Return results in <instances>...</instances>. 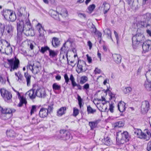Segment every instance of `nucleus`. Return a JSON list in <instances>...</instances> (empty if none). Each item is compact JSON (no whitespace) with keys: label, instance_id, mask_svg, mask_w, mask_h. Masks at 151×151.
<instances>
[{"label":"nucleus","instance_id":"a19ab883","mask_svg":"<svg viewBox=\"0 0 151 151\" xmlns=\"http://www.w3.org/2000/svg\"><path fill=\"white\" fill-rule=\"evenodd\" d=\"M87 111L88 114H93L96 112V109H93L90 105H88L87 106Z\"/></svg>","mask_w":151,"mask_h":151},{"label":"nucleus","instance_id":"603ef678","mask_svg":"<svg viewBox=\"0 0 151 151\" xmlns=\"http://www.w3.org/2000/svg\"><path fill=\"white\" fill-rule=\"evenodd\" d=\"M89 125L91 127V130H93L95 128L96 126L93 122H89Z\"/></svg>","mask_w":151,"mask_h":151},{"label":"nucleus","instance_id":"6e6d98bb","mask_svg":"<svg viewBox=\"0 0 151 151\" xmlns=\"http://www.w3.org/2000/svg\"><path fill=\"white\" fill-rule=\"evenodd\" d=\"M95 8V5L94 4H92L90 5L88 7V9L91 12H92Z\"/></svg>","mask_w":151,"mask_h":151},{"label":"nucleus","instance_id":"680f3d73","mask_svg":"<svg viewBox=\"0 0 151 151\" xmlns=\"http://www.w3.org/2000/svg\"><path fill=\"white\" fill-rule=\"evenodd\" d=\"M36 107L35 105H33L32 107V108L30 111V114L32 115L34 113V111H36Z\"/></svg>","mask_w":151,"mask_h":151},{"label":"nucleus","instance_id":"864d4df0","mask_svg":"<svg viewBox=\"0 0 151 151\" xmlns=\"http://www.w3.org/2000/svg\"><path fill=\"white\" fill-rule=\"evenodd\" d=\"M93 31H94V33L96 35H97L99 37L101 38V37L102 34L101 32L97 31L96 27H95L94 28H93Z\"/></svg>","mask_w":151,"mask_h":151},{"label":"nucleus","instance_id":"72a5a7b5","mask_svg":"<svg viewBox=\"0 0 151 151\" xmlns=\"http://www.w3.org/2000/svg\"><path fill=\"white\" fill-rule=\"evenodd\" d=\"M52 89L54 91H60L61 90V87L60 85L58 84L57 83H55L52 85Z\"/></svg>","mask_w":151,"mask_h":151},{"label":"nucleus","instance_id":"c85d7f7f","mask_svg":"<svg viewBox=\"0 0 151 151\" xmlns=\"http://www.w3.org/2000/svg\"><path fill=\"white\" fill-rule=\"evenodd\" d=\"M24 76L26 78V80L27 82V86H30L31 83V76L29 74L28 72H27L24 73Z\"/></svg>","mask_w":151,"mask_h":151},{"label":"nucleus","instance_id":"4c0bfd02","mask_svg":"<svg viewBox=\"0 0 151 151\" xmlns=\"http://www.w3.org/2000/svg\"><path fill=\"white\" fill-rule=\"evenodd\" d=\"M88 81V78L86 76H83L81 77L80 83L83 84Z\"/></svg>","mask_w":151,"mask_h":151},{"label":"nucleus","instance_id":"cd10ccee","mask_svg":"<svg viewBox=\"0 0 151 151\" xmlns=\"http://www.w3.org/2000/svg\"><path fill=\"white\" fill-rule=\"evenodd\" d=\"M66 108L65 107H63L60 108L57 111V115L61 116L65 114L66 112Z\"/></svg>","mask_w":151,"mask_h":151},{"label":"nucleus","instance_id":"4be33fe9","mask_svg":"<svg viewBox=\"0 0 151 151\" xmlns=\"http://www.w3.org/2000/svg\"><path fill=\"white\" fill-rule=\"evenodd\" d=\"M3 14L4 18L7 19L8 17L12 14L13 12L12 10L8 9H4L3 10Z\"/></svg>","mask_w":151,"mask_h":151},{"label":"nucleus","instance_id":"6ab92c4d","mask_svg":"<svg viewBox=\"0 0 151 151\" xmlns=\"http://www.w3.org/2000/svg\"><path fill=\"white\" fill-rule=\"evenodd\" d=\"M48 114L47 109L42 108L40 111L39 115L40 117L44 118L47 116Z\"/></svg>","mask_w":151,"mask_h":151},{"label":"nucleus","instance_id":"4d7b16f0","mask_svg":"<svg viewBox=\"0 0 151 151\" xmlns=\"http://www.w3.org/2000/svg\"><path fill=\"white\" fill-rule=\"evenodd\" d=\"M114 104V103L112 101H111L110 104H109V110L111 113H113V108H114V106H113Z\"/></svg>","mask_w":151,"mask_h":151},{"label":"nucleus","instance_id":"1a4fd4ad","mask_svg":"<svg viewBox=\"0 0 151 151\" xmlns=\"http://www.w3.org/2000/svg\"><path fill=\"white\" fill-rule=\"evenodd\" d=\"M0 93L2 96L5 101L9 100L12 97L11 93L4 88L0 89Z\"/></svg>","mask_w":151,"mask_h":151},{"label":"nucleus","instance_id":"37998d69","mask_svg":"<svg viewBox=\"0 0 151 151\" xmlns=\"http://www.w3.org/2000/svg\"><path fill=\"white\" fill-rule=\"evenodd\" d=\"M145 131H146V132L147 133L148 136L146 134L144 133V134L145 135V138H148L147 139H144L146 140V141L149 140L150 138L151 137V133L149 131L148 129H145Z\"/></svg>","mask_w":151,"mask_h":151},{"label":"nucleus","instance_id":"a211bd4d","mask_svg":"<svg viewBox=\"0 0 151 151\" xmlns=\"http://www.w3.org/2000/svg\"><path fill=\"white\" fill-rule=\"evenodd\" d=\"M114 61L117 64H120L121 62L122 58L120 55L114 54L112 55Z\"/></svg>","mask_w":151,"mask_h":151},{"label":"nucleus","instance_id":"774afa93","mask_svg":"<svg viewBox=\"0 0 151 151\" xmlns=\"http://www.w3.org/2000/svg\"><path fill=\"white\" fill-rule=\"evenodd\" d=\"M78 16L81 18H83L85 19L86 18V16L85 14L79 13L78 14Z\"/></svg>","mask_w":151,"mask_h":151},{"label":"nucleus","instance_id":"5fc2aeb1","mask_svg":"<svg viewBox=\"0 0 151 151\" xmlns=\"http://www.w3.org/2000/svg\"><path fill=\"white\" fill-rule=\"evenodd\" d=\"M79 114V110L78 109L74 108L73 109V116L76 117Z\"/></svg>","mask_w":151,"mask_h":151},{"label":"nucleus","instance_id":"2eb2a0df","mask_svg":"<svg viewBox=\"0 0 151 151\" xmlns=\"http://www.w3.org/2000/svg\"><path fill=\"white\" fill-rule=\"evenodd\" d=\"M134 133L137 134L138 137L141 139H147L148 138H145V135L144 133L142 132L141 129H139L134 128Z\"/></svg>","mask_w":151,"mask_h":151},{"label":"nucleus","instance_id":"4468645a","mask_svg":"<svg viewBox=\"0 0 151 151\" xmlns=\"http://www.w3.org/2000/svg\"><path fill=\"white\" fill-rule=\"evenodd\" d=\"M66 42H65L60 49V55L61 56L62 55H65L66 57L68 56V53L69 49L68 47L66 46Z\"/></svg>","mask_w":151,"mask_h":151},{"label":"nucleus","instance_id":"393cba45","mask_svg":"<svg viewBox=\"0 0 151 151\" xmlns=\"http://www.w3.org/2000/svg\"><path fill=\"white\" fill-rule=\"evenodd\" d=\"M32 27L31 23L29 20L28 19L27 21H26L25 23L24 24V32L27 31V30H28L30 29Z\"/></svg>","mask_w":151,"mask_h":151},{"label":"nucleus","instance_id":"0eeeda50","mask_svg":"<svg viewBox=\"0 0 151 151\" xmlns=\"http://www.w3.org/2000/svg\"><path fill=\"white\" fill-rule=\"evenodd\" d=\"M86 62L83 60H78L77 67L78 70L76 69V71L77 73L79 74L81 73L84 72L87 70V68H85L83 69V67L86 66Z\"/></svg>","mask_w":151,"mask_h":151},{"label":"nucleus","instance_id":"bf43d9fd","mask_svg":"<svg viewBox=\"0 0 151 151\" xmlns=\"http://www.w3.org/2000/svg\"><path fill=\"white\" fill-rule=\"evenodd\" d=\"M69 79L71 81L72 85L76 82L75 81V78L72 74L70 75Z\"/></svg>","mask_w":151,"mask_h":151},{"label":"nucleus","instance_id":"9b49d317","mask_svg":"<svg viewBox=\"0 0 151 151\" xmlns=\"http://www.w3.org/2000/svg\"><path fill=\"white\" fill-rule=\"evenodd\" d=\"M26 8L21 7L18 10V12L17 13L18 18H25L27 17V12L26 10Z\"/></svg>","mask_w":151,"mask_h":151},{"label":"nucleus","instance_id":"13d9d810","mask_svg":"<svg viewBox=\"0 0 151 151\" xmlns=\"http://www.w3.org/2000/svg\"><path fill=\"white\" fill-rule=\"evenodd\" d=\"M64 78L65 79V82L67 84H68V82L69 81V78L67 73H66L65 74Z\"/></svg>","mask_w":151,"mask_h":151},{"label":"nucleus","instance_id":"412c9836","mask_svg":"<svg viewBox=\"0 0 151 151\" xmlns=\"http://www.w3.org/2000/svg\"><path fill=\"white\" fill-rule=\"evenodd\" d=\"M52 44L53 47H58L60 44L59 39L56 37H53L52 39Z\"/></svg>","mask_w":151,"mask_h":151},{"label":"nucleus","instance_id":"de8ad7c7","mask_svg":"<svg viewBox=\"0 0 151 151\" xmlns=\"http://www.w3.org/2000/svg\"><path fill=\"white\" fill-rule=\"evenodd\" d=\"M53 104L52 103L48 106V108L47 109V111L48 113L50 114L51 112H52L53 109Z\"/></svg>","mask_w":151,"mask_h":151},{"label":"nucleus","instance_id":"09e8293b","mask_svg":"<svg viewBox=\"0 0 151 151\" xmlns=\"http://www.w3.org/2000/svg\"><path fill=\"white\" fill-rule=\"evenodd\" d=\"M39 72V66L37 65H35L33 64V68L32 73L35 74H37Z\"/></svg>","mask_w":151,"mask_h":151},{"label":"nucleus","instance_id":"f257e3e1","mask_svg":"<svg viewBox=\"0 0 151 151\" xmlns=\"http://www.w3.org/2000/svg\"><path fill=\"white\" fill-rule=\"evenodd\" d=\"M145 37L143 33L137 32L136 34L133 35L132 38V46L133 49H137L142 45V43L144 42Z\"/></svg>","mask_w":151,"mask_h":151},{"label":"nucleus","instance_id":"e2e57ef3","mask_svg":"<svg viewBox=\"0 0 151 151\" xmlns=\"http://www.w3.org/2000/svg\"><path fill=\"white\" fill-rule=\"evenodd\" d=\"M73 39L70 38H69L68 39V40L66 41L65 42L67 43L69 42V43L70 44V46L71 47H72V45L73 42Z\"/></svg>","mask_w":151,"mask_h":151},{"label":"nucleus","instance_id":"7c9ffc66","mask_svg":"<svg viewBox=\"0 0 151 151\" xmlns=\"http://www.w3.org/2000/svg\"><path fill=\"white\" fill-rule=\"evenodd\" d=\"M49 56L51 58H53L56 57L58 54L57 51H54L50 49L49 51Z\"/></svg>","mask_w":151,"mask_h":151},{"label":"nucleus","instance_id":"f03ea898","mask_svg":"<svg viewBox=\"0 0 151 151\" xmlns=\"http://www.w3.org/2000/svg\"><path fill=\"white\" fill-rule=\"evenodd\" d=\"M53 138L56 139L70 141L72 139V136L67 130L61 129L59 132H57L56 134L53 136Z\"/></svg>","mask_w":151,"mask_h":151},{"label":"nucleus","instance_id":"473e14b6","mask_svg":"<svg viewBox=\"0 0 151 151\" xmlns=\"http://www.w3.org/2000/svg\"><path fill=\"white\" fill-rule=\"evenodd\" d=\"M51 15L53 18L56 20L59 21L60 20L59 14L57 12H56L55 11H53L51 13Z\"/></svg>","mask_w":151,"mask_h":151},{"label":"nucleus","instance_id":"f8f14e48","mask_svg":"<svg viewBox=\"0 0 151 151\" xmlns=\"http://www.w3.org/2000/svg\"><path fill=\"white\" fill-rule=\"evenodd\" d=\"M13 27L10 24L6 25V31L4 32V35L11 38L13 35Z\"/></svg>","mask_w":151,"mask_h":151},{"label":"nucleus","instance_id":"3c124183","mask_svg":"<svg viewBox=\"0 0 151 151\" xmlns=\"http://www.w3.org/2000/svg\"><path fill=\"white\" fill-rule=\"evenodd\" d=\"M103 5L104 6V10H109L110 5L108 3H107L106 1H104Z\"/></svg>","mask_w":151,"mask_h":151},{"label":"nucleus","instance_id":"58836bf2","mask_svg":"<svg viewBox=\"0 0 151 151\" xmlns=\"http://www.w3.org/2000/svg\"><path fill=\"white\" fill-rule=\"evenodd\" d=\"M60 14L63 16L66 17L68 15V12L65 8H63L62 9Z\"/></svg>","mask_w":151,"mask_h":151},{"label":"nucleus","instance_id":"b1692460","mask_svg":"<svg viewBox=\"0 0 151 151\" xmlns=\"http://www.w3.org/2000/svg\"><path fill=\"white\" fill-rule=\"evenodd\" d=\"M144 86L145 88L148 91H151V81H149L147 78L144 83Z\"/></svg>","mask_w":151,"mask_h":151},{"label":"nucleus","instance_id":"c756f323","mask_svg":"<svg viewBox=\"0 0 151 151\" xmlns=\"http://www.w3.org/2000/svg\"><path fill=\"white\" fill-rule=\"evenodd\" d=\"M102 141L105 145H110L111 143L110 139L108 137H105V136H104V139H102Z\"/></svg>","mask_w":151,"mask_h":151},{"label":"nucleus","instance_id":"ea45409f","mask_svg":"<svg viewBox=\"0 0 151 151\" xmlns=\"http://www.w3.org/2000/svg\"><path fill=\"white\" fill-rule=\"evenodd\" d=\"M9 18L12 22H14L16 19V16L15 13H13V12L9 17Z\"/></svg>","mask_w":151,"mask_h":151},{"label":"nucleus","instance_id":"a878e982","mask_svg":"<svg viewBox=\"0 0 151 151\" xmlns=\"http://www.w3.org/2000/svg\"><path fill=\"white\" fill-rule=\"evenodd\" d=\"M144 19L148 23H151V14L150 13H147L144 15Z\"/></svg>","mask_w":151,"mask_h":151},{"label":"nucleus","instance_id":"e433bc0d","mask_svg":"<svg viewBox=\"0 0 151 151\" xmlns=\"http://www.w3.org/2000/svg\"><path fill=\"white\" fill-rule=\"evenodd\" d=\"M27 103V101L24 98L22 97L21 98V99L20 100V102L17 105V106L18 107H21L24 104H26Z\"/></svg>","mask_w":151,"mask_h":151},{"label":"nucleus","instance_id":"6e6552de","mask_svg":"<svg viewBox=\"0 0 151 151\" xmlns=\"http://www.w3.org/2000/svg\"><path fill=\"white\" fill-rule=\"evenodd\" d=\"M142 52L144 53L149 52L151 50V40H148L142 43Z\"/></svg>","mask_w":151,"mask_h":151},{"label":"nucleus","instance_id":"f704fd0d","mask_svg":"<svg viewBox=\"0 0 151 151\" xmlns=\"http://www.w3.org/2000/svg\"><path fill=\"white\" fill-rule=\"evenodd\" d=\"M5 27L4 24L0 23V35L1 36L4 35L5 30Z\"/></svg>","mask_w":151,"mask_h":151},{"label":"nucleus","instance_id":"79ce46f5","mask_svg":"<svg viewBox=\"0 0 151 151\" xmlns=\"http://www.w3.org/2000/svg\"><path fill=\"white\" fill-rule=\"evenodd\" d=\"M122 90L124 93L126 94L131 92L132 91V88L130 87H123Z\"/></svg>","mask_w":151,"mask_h":151},{"label":"nucleus","instance_id":"423d86ee","mask_svg":"<svg viewBox=\"0 0 151 151\" xmlns=\"http://www.w3.org/2000/svg\"><path fill=\"white\" fill-rule=\"evenodd\" d=\"M24 20L22 18H18L17 20V29L18 34H22V32H24Z\"/></svg>","mask_w":151,"mask_h":151},{"label":"nucleus","instance_id":"338daca9","mask_svg":"<svg viewBox=\"0 0 151 151\" xmlns=\"http://www.w3.org/2000/svg\"><path fill=\"white\" fill-rule=\"evenodd\" d=\"M150 69H149L147 71L145 74V76L146 78H147V76H149L151 77V68H150Z\"/></svg>","mask_w":151,"mask_h":151},{"label":"nucleus","instance_id":"dca6fc26","mask_svg":"<svg viewBox=\"0 0 151 151\" xmlns=\"http://www.w3.org/2000/svg\"><path fill=\"white\" fill-rule=\"evenodd\" d=\"M36 28L39 32V35H45V32L46 33V32L44 29V27H42L41 24L38 23L37 25Z\"/></svg>","mask_w":151,"mask_h":151},{"label":"nucleus","instance_id":"bb28decb","mask_svg":"<svg viewBox=\"0 0 151 151\" xmlns=\"http://www.w3.org/2000/svg\"><path fill=\"white\" fill-rule=\"evenodd\" d=\"M24 34L27 36H34L35 35L34 30L32 27L30 29L28 30H27V31L24 32Z\"/></svg>","mask_w":151,"mask_h":151},{"label":"nucleus","instance_id":"c9c22d12","mask_svg":"<svg viewBox=\"0 0 151 151\" xmlns=\"http://www.w3.org/2000/svg\"><path fill=\"white\" fill-rule=\"evenodd\" d=\"M50 49V48L47 46L46 45L41 47V49H39V50L41 53L44 54L47 50H48L49 51Z\"/></svg>","mask_w":151,"mask_h":151},{"label":"nucleus","instance_id":"0e129e2a","mask_svg":"<svg viewBox=\"0 0 151 151\" xmlns=\"http://www.w3.org/2000/svg\"><path fill=\"white\" fill-rule=\"evenodd\" d=\"M89 88V85L88 83H86L84 84V85L83 86V90H87Z\"/></svg>","mask_w":151,"mask_h":151},{"label":"nucleus","instance_id":"69168bd1","mask_svg":"<svg viewBox=\"0 0 151 151\" xmlns=\"http://www.w3.org/2000/svg\"><path fill=\"white\" fill-rule=\"evenodd\" d=\"M115 37L116 38V41H117V44H118V42L119 41V39L118 38V35L117 32L116 31L114 30V31Z\"/></svg>","mask_w":151,"mask_h":151},{"label":"nucleus","instance_id":"2f4dec72","mask_svg":"<svg viewBox=\"0 0 151 151\" xmlns=\"http://www.w3.org/2000/svg\"><path fill=\"white\" fill-rule=\"evenodd\" d=\"M6 134L8 137H15L16 136V133L12 130L9 131L7 130L6 132Z\"/></svg>","mask_w":151,"mask_h":151},{"label":"nucleus","instance_id":"5701e85b","mask_svg":"<svg viewBox=\"0 0 151 151\" xmlns=\"http://www.w3.org/2000/svg\"><path fill=\"white\" fill-rule=\"evenodd\" d=\"M35 91V89H32L30 90L26 93V94L29 96L30 99H34L36 97V92L34 94Z\"/></svg>","mask_w":151,"mask_h":151},{"label":"nucleus","instance_id":"ddd939ff","mask_svg":"<svg viewBox=\"0 0 151 151\" xmlns=\"http://www.w3.org/2000/svg\"><path fill=\"white\" fill-rule=\"evenodd\" d=\"M36 96L40 98H45L46 95L45 89L44 88L37 89L36 91Z\"/></svg>","mask_w":151,"mask_h":151},{"label":"nucleus","instance_id":"9d476101","mask_svg":"<svg viewBox=\"0 0 151 151\" xmlns=\"http://www.w3.org/2000/svg\"><path fill=\"white\" fill-rule=\"evenodd\" d=\"M150 109V103L148 101H145L142 102L141 111L143 114L146 113Z\"/></svg>","mask_w":151,"mask_h":151},{"label":"nucleus","instance_id":"49530a36","mask_svg":"<svg viewBox=\"0 0 151 151\" xmlns=\"http://www.w3.org/2000/svg\"><path fill=\"white\" fill-rule=\"evenodd\" d=\"M124 125V123L122 121H119L116 122L115 124V127H122Z\"/></svg>","mask_w":151,"mask_h":151},{"label":"nucleus","instance_id":"39448f33","mask_svg":"<svg viewBox=\"0 0 151 151\" xmlns=\"http://www.w3.org/2000/svg\"><path fill=\"white\" fill-rule=\"evenodd\" d=\"M7 61L11 68L10 69L11 72L18 68L20 64L19 60L16 56L14 57V58H12L10 59H7Z\"/></svg>","mask_w":151,"mask_h":151},{"label":"nucleus","instance_id":"aec40b11","mask_svg":"<svg viewBox=\"0 0 151 151\" xmlns=\"http://www.w3.org/2000/svg\"><path fill=\"white\" fill-rule=\"evenodd\" d=\"M137 25L141 28L147 27L148 26L150 27V23H148L144 20L143 21H140L138 22Z\"/></svg>","mask_w":151,"mask_h":151},{"label":"nucleus","instance_id":"7ed1b4c3","mask_svg":"<svg viewBox=\"0 0 151 151\" xmlns=\"http://www.w3.org/2000/svg\"><path fill=\"white\" fill-rule=\"evenodd\" d=\"M130 137L127 131L122 132V131H118L116 134V141L118 145H122L124 143V142H128Z\"/></svg>","mask_w":151,"mask_h":151},{"label":"nucleus","instance_id":"8fccbe9b","mask_svg":"<svg viewBox=\"0 0 151 151\" xmlns=\"http://www.w3.org/2000/svg\"><path fill=\"white\" fill-rule=\"evenodd\" d=\"M73 88H74L76 86H77V88L76 89V90H81L82 89V86L80 85L79 84H77L76 82L72 85Z\"/></svg>","mask_w":151,"mask_h":151},{"label":"nucleus","instance_id":"20e7f679","mask_svg":"<svg viewBox=\"0 0 151 151\" xmlns=\"http://www.w3.org/2000/svg\"><path fill=\"white\" fill-rule=\"evenodd\" d=\"M1 118L4 120H7L10 118L12 116V112H14L15 110H12L10 108H3L0 106Z\"/></svg>","mask_w":151,"mask_h":151},{"label":"nucleus","instance_id":"f3484780","mask_svg":"<svg viewBox=\"0 0 151 151\" xmlns=\"http://www.w3.org/2000/svg\"><path fill=\"white\" fill-rule=\"evenodd\" d=\"M126 104L124 102L122 101L120 102L118 104V109L120 112H124L126 109V107L125 106Z\"/></svg>","mask_w":151,"mask_h":151},{"label":"nucleus","instance_id":"a18cd8bd","mask_svg":"<svg viewBox=\"0 0 151 151\" xmlns=\"http://www.w3.org/2000/svg\"><path fill=\"white\" fill-rule=\"evenodd\" d=\"M130 7L133 10H136L138 8V2L137 1L134 2L131 5Z\"/></svg>","mask_w":151,"mask_h":151},{"label":"nucleus","instance_id":"052dcab7","mask_svg":"<svg viewBox=\"0 0 151 151\" xmlns=\"http://www.w3.org/2000/svg\"><path fill=\"white\" fill-rule=\"evenodd\" d=\"M147 150L148 151L151 150V140L147 144Z\"/></svg>","mask_w":151,"mask_h":151},{"label":"nucleus","instance_id":"c03bdc74","mask_svg":"<svg viewBox=\"0 0 151 151\" xmlns=\"http://www.w3.org/2000/svg\"><path fill=\"white\" fill-rule=\"evenodd\" d=\"M37 117H38V116L36 115L35 117L32 118V121L31 122L32 124L36 125L38 124L39 122L38 121Z\"/></svg>","mask_w":151,"mask_h":151}]
</instances>
